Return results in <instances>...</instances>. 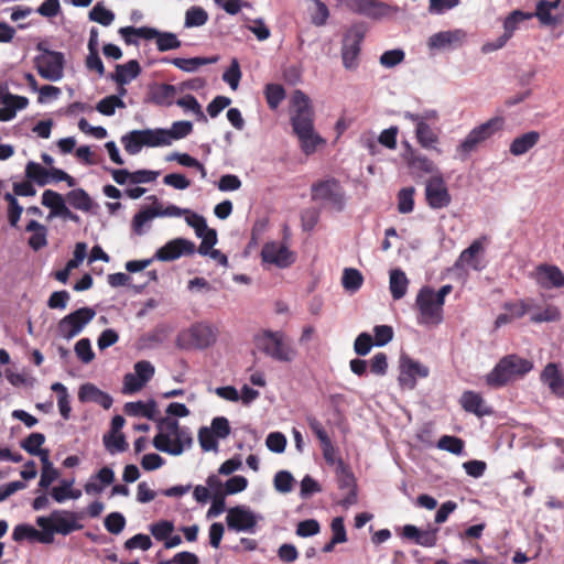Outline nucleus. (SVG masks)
<instances>
[{
    "label": "nucleus",
    "instance_id": "nucleus-1",
    "mask_svg": "<svg viewBox=\"0 0 564 564\" xmlns=\"http://www.w3.org/2000/svg\"><path fill=\"white\" fill-rule=\"evenodd\" d=\"M315 113L310 97L300 89L293 91L290 100V122L305 155L316 152L325 140L314 129Z\"/></svg>",
    "mask_w": 564,
    "mask_h": 564
},
{
    "label": "nucleus",
    "instance_id": "nucleus-2",
    "mask_svg": "<svg viewBox=\"0 0 564 564\" xmlns=\"http://www.w3.org/2000/svg\"><path fill=\"white\" fill-rule=\"evenodd\" d=\"M536 18L541 25H564V0H538L534 12L512 11L503 22L506 40L510 39L521 22Z\"/></svg>",
    "mask_w": 564,
    "mask_h": 564
},
{
    "label": "nucleus",
    "instance_id": "nucleus-3",
    "mask_svg": "<svg viewBox=\"0 0 564 564\" xmlns=\"http://www.w3.org/2000/svg\"><path fill=\"white\" fill-rule=\"evenodd\" d=\"M532 369V361L517 354H510L502 357L494 369L487 373L486 383L490 388L499 389L524 377Z\"/></svg>",
    "mask_w": 564,
    "mask_h": 564
},
{
    "label": "nucleus",
    "instance_id": "nucleus-4",
    "mask_svg": "<svg viewBox=\"0 0 564 564\" xmlns=\"http://www.w3.org/2000/svg\"><path fill=\"white\" fill-rule=\"evenodd\" d=\"M258 348L281 362H291L297 355L292 341L282 332L263 330L256 337Z\"/></svg>",
    "mask_w": 564,
    "mask_h": 564
},
{
    "label": "nucleus",
    "instance_id": "nucleus-5",
    "mask_svg": "<svg viewBox=\"0 0 564 564\" xmlns=\"http://www.w3.org/2000/svg\"><path fill=\"white\" fill-rule=\"evenodd\" d=\"M218 328L207 322H197L176 337V345L181 349H205L212 346L218 334Z\"/></svg>",
    "mask_w": 564,
    "mask_h": 564
},
{
    "label": "nucleus",
    "instance_id": "nucleus-6",
    "mask_svg": "<svg viewBox=\"0 0 564 564\" xmlns=\"http://www.w3.org/2000/svg\"><path fill=\"white\" fill-rule=\"evenodd\" d=\"M503 124L505 119L502 117H494L488 121L477 126L460 142L457 150L466 155L477 151L485 141L501 130Z\"/></svg>",
    "mask_w": 564,
    "mask_h": 564
},
{
    "label": "nucleus",
    "instance_id": "nucleus-7",
    "mask_svg": "<svg viewBox=\"0 0 564 564\" xmlns=\"http://www.w3.org/2000/svg\"><path fill=\"white\" fill-rule=\"evenodd\" d=\"M36 48L42 52L34 58V66L39 75L47 80H59L63 77L64 54L45 48L42 43L37 44Z\"/></svg>",
    "mask_w": 564,
    "mask_h": 564
},
{
    "label": "nucleus",
    "instance_id": "nucleus-8",
    "mask_svg": "<svg viewBox=\"0 0 564 564\" xmlns=\"http://www.w3.org/2000/svg\"><path fill=\"white\" fill-rule=\"evenodd\" d=\"M96 312L91 307H80L64 316L57 324V334L62 338L72 339L91 322Z\"/></svg>",
    "mask_w": 564,
    "mask_h": 564
},
{
    "label": "nucleus",
    "instance_id": "nucleus-9",
    "mask_svg": "<svg viewBox=\"0 0 564 564\" xmlns=\"http://www.w3.org/2000/svg\"><path fill=\"white\" fill-rule=\"evenodd\" d=\"M415 305L419 310L417 322L422 325H438L443 322V308L432 300V288L420 289Z\"/></svg>",
    "mask_w": 564,
    "mask_h": 564
},
{
    "label": "nucleus",
    "instance_id": "nucleus-10",
    "mask_svg": "<svg viewBox=\"0 0 564 564\" xmlns=\"http://www.w3.org/2000/svg\"><path fill=\"white\" fill-rule=\"evenodd\" d=\"M364 37L365 31L361 25H354L346 32L341 47L343 65L346 69L352 70L358 67Z\"/></svg>",
    "mask_w": 564,
    "mask_h": 564
},
{
    "label": "nucleus",
    "instance_id": "nucleus-11",
    "mask_svg": "<svg viewBox=\"0 0 564 564\" xmlns=\"http://www.w3.org/2000/svg\"><path fill=\"white\" fill-rule=\"evenodd\" d=\"M193 442L192 435L186 427H181L172 440L169 434L160 432L153 438V446L170 455H181L185 447L191 446Z\"/></svg>",
    "mask_w": 564,
    "mask_h": 564
},
{
    "label": "nucleus",
    "instance_id": "nucleus-12",
    "mask_svg": "<svg viewBox=\"0 0 564 564\" xmlns=\"http://www.w3.org/2000/svg\"><path fill=\"white\" fill-rule=\"evenodd\" d=\"M163 140H159L155 129L132 130L121 137V143L130 155L138 154L142 147H162Z\"/></svg>",
    "mask_w": 564,
    "mask_h": 564
},
{
    "label": "nucleus",
    "instance_id": "nucleus-13",
    "mask_svg": "<svg viewBox=\"0 0 564 564\" xmlns=\"http://www.w3.org/2000/svg\"><path fill=\"white\" fill-rule=\"evenodd\" d=\"M336 481L339 490H348V495L338 500L337 505L345 509L356 505L358 501L356 478L341 459L338 460L336 467Z\"/></svg>",
    "mask_w": 564,
    "mask_h": 564
},
{
    "label": "nucleus",
    "instance_id": "nucleus-14",
    "mask_svg": "<svg viewBox=\"0 0 564 564\" xmlns=\"http://www.w3.org/2000/svg\"><path fill=\"white\" fill-rule=\"evenodd\" d=\"M312 199L323 200L327 204L341 209L344 195L339 182L335 178L319 181L312 185Z\"/></svg>",
    "mask_w": 564,
    "mask_h": 564
},
{
    "label": "nucleus",
    "instance_id": "nucleus-15",
    "mask_svg": "<svg viewBox=\"0 0 564 564\" xmlns=\"http://www.w3.org/2000/svg\"><path fill=\"white\" fill-rule=\"evenodd\" d=\"M430 370L421 362L411 359L410 357H402L400 365L399 383L402 388L414 389L416 386V378H426Z\"/></svg>",
    "mask_w": 564,
    "mask_h": 564
},
{
    "label": "nucleus",
    "instance_id": "nucleus-16",
    "mask_svg": "<svg viewBox=\"0 0 564 564\" xmlns=\"http://www.w3.org/2000/svg\"><path fill=\"white\" fill-rule=\"evenodd\" d=\"M195 250L196 246L193 241L185 238H175L158 249L154 257L160 261H173L182 256H191Z\"/></svg>",
    "mask_w": 564,
    "mask_h": 564
},
{
    "label": "nucleus",
    "instance_id": "nucleus-17",
    "mask_svg": "<svg viewBox=\"0 0 564 564\" xmlns=\"http://www.w3.org/2000/svg\"><path fill=\"white\" fill-rule=\"evenodd\" d=\"M261 257L264 262L279 268H288L295 261V254L278 241L267 242L262 247Z\"/></svg>",
    "mask_w": 564,
    "mask_h": 564
},
{
    "label": "nucleus",
    "instance_id": "nucleus-18",
    "mask_svg": "<svg viewBox=\"0 0 564 564\" xmlns=\"http://www.w3.org/2000/svg\"><path fill=\"white\" fill-rule=\"evenodd\" d=\"M65 199L62 194L53 189H45L42 194V205L51 209V216L79 223V216L66 206Z\"/></svg>",
    "mask_w": 564,
    "mask_h": 564
},
{
    "label": "nucleus",
    "instance_id": "nucleus-19",
    "mask_svg": "<svg viewBox=\"0 0 564 564\" xmlns=\"http://www.w3.org/2000/svg\"><path fill=\"white\" fill-rule=\"evenodd\" d=\"M425 198L433 209L445 208L451 204L452 197L442 177H432L426 183Z\"/></svg>",
    "mask_w": 564,
    "mask_h": 564
},
{
    "label": "nucleus",
    "instance_id": "nucleus-20",
    "mask_svg": "<svg viewBox=\"0 0 564 564\" xmlns=\"http://www.w3.org/2000/svg\"><path fill=\"white\" fill-rule=\"evenodd\" d=\"M438 528L429 527L421 530L413 524H405L400 533L401 538L423 547H434L437 544Z\"/></svg>",
    "mask_w": 564,
    "mask_h": 564
},
{
    "label": "nucleus",
    "instance_id": "nucleus-21",
    "mask_svg": "<svg viewBox=\"0 0 564 564\" xmlns=\"http://www.w3.org/2000/svg\"><path fill=\"white\" fill-rule=\"evenodd\" d=\"M226 522L229 529L235 531H252L257 524V519L246 507L237 506L228 510Z\"/></svg>",
    "mask_w": 564,
    "mask_h": 564
},
{
    "label": "nucleus",
    "instance_id": "nucleus-22",
    "mask_svg": "<svg viewBox=\"0 0 564 564\" xmlns=\"http://www.w3.org/2000/svg\"><path fill=\"white\" fill-rule=\"evenodd\" d=\"M46 519L51 520L52 529L58 534L67 535L83 529V525L77 523V514L72 511L55 510Z\"/></svg>",
    "mask_w": 564,
    "mask_h": 564
},
{
    "label": "nucleus",
    "instance_id": "nucleus-23",
    "mask_svg": "<svg viewBox=\"0 0 564 564\" xmlns=\"http://www.w3.org/2000/svg\"><path fill=\"white\" fill-rule=\"evenodd\" d=\"M541 381L557 398L564 399V373L555 362H549L541 372Z\"/></svg>",
    "mask_w": 564,
    "mask_h": 564
},
{
    "label": "nucleus",
    "instance_id": "nucleus-24",
    "mask_svg": "<svg viewBox=\"0 0 564 564\" xmlns=\"http://www.w3.org/2000/svg\"><path fill=\"white\" fill-rule=\"evenodd\" d=\"M535 280L544 289L564 286V273L558 267L552 264H540L535 271Z\"/></svg>",
    "mask_w": 564,
    "mask_h": 564
},
{
    "label": "nucleus",
    "instance_id": "nucleus-25",
    "mask_svg": "<svg viewBox=\"0 0 564 564\" xmlns=\"http://www.w3.org/2000/svg\"><path fill=\"white\" fill-rule=\"evenodd\" d=\"M0 102L3 105V107L0 108V121H10L17 116L18 110H22L28 107L29 99L26 97L6 91L2 93Z\"/></svg>",
    "mask_w": 564,
    "mask_h": 564
},
{
    "label": "nucleus",
    "instance_id": "nucleus-26",
    "mask_svg": "<svg viewBox=\"0 0 564 564\" xmlns=\"http://www.w3.org/2000/svg\"><path fill=\"white\" fill-rule=\"evenodd\" d=\"M459 403L466 412L473 413L478 417L490 415L492 413L491 409L486 405L481 394L471 390L463 392Z\"/></svg>",
    "mask_w": 564,
    "mask_h": 564
},
{
    "label": "nucleus",
    "instance_id": "nucleus-27",
    "mask_svg": "<svg viewBox=\"0 0 564 564\" xmlns=\"http://www.w3.org/2000/svg\"><path fill=\"white\" fill-rule=\"evenodd\" d=\"M177 88L171 84H154L149 89V100L161 107H170L175 102Z\"/></svg>",
    "mask_w": 564,
    "mask_h": 564
},
{
    "label": "nucleus",
    "instance_id": "nucleus-28",
    "mask_svg": "<svg viewBox=\"0 0 564 564\" xmlns=\"http://www.w3.org/2000/svg\"><path fill=\"white\" fill-rule=\"evenodd\" d=\"M344 4L349 11L371 19L383 14V4L378 0H345Z\"/></svg>",
    "mask_w": 564,
    "mask_h": 564
},
{
    "label": "nucleus",
    "instance_id": "nucleus-29",
    "mask_svg": "<svg viewBox=\"0 0 564 564\" xmlns=\"http://www.w3.org/2000/svg\"><path fill=\"white\" fill-rule=\"evenodd\" d=\"M159 140H163L162 145H170L172 140H180L187 137L193 131L191 121H175L170 130L155 129Z\"/></svg>",
    "mask_w": 564,
    "mask_h": 564
},
{
    "label": "nucleus",
    "instance_id": "nucleus-30",
    "mask_svg": "<svg viewBox=\"0 0 564 564\" xmlns=\"http://www.w3.org/2000/svg\"><path fill=\"white\" fill-rule=\"evenodd\" d=\"M141 73L140 64L137 59H131L126 64L116 65V72L110 75V78L118 85L123 86L130 80L137 78Z\"/></svg>",
    "mask_w": 564,
    "mask_h": 564
},
{
    "label": "nucleus",
    "instance_id": "nucleus-31",
    "mask_svg": "<svg viewBox=\"0 0 564 564\" xmlns=\"http://www.w3.org/2000/svg\"><path fill=\"white\" fill-rule=\"evenodd\" d=\"M67 203L75 209L89 213L95 206L90 195L84 188L69 191L65 196Z\"/></svg>",
    "mask_w": 564,
    "mask_h": 564
},
{
    "label": "nucleus",
    "instance_id": "nucleus-32",
    "mask_svg": "<svg viewBox=\"0 0 564 564\" xmlns=\"http://www.w3.org/2000/svg\"><path fill=\"white\" fill-rule=\"evenodd\" d=\"M540 140V133L530 131L517 137L510 144V153L519 156L531 150Z\"/></svg>",
    "mask_w": 564,
    "mask_h": 564
},
{
    "label": "nucleus",
    "instance_id": "nucleus-33",
    "mask_svg": "<svg viewBox=\"0 0 564 564\" xmlns=\"http://www.w3.org/2000/svg\"><path fill=\"white\" fill-rule=\"evenodd\" d=\"M124 412L131 416H144L149 420H155L156 402L154 400L128 402L124 404Z\"/></svg>",
    "mask_w": 564,
    "mask_h": 564
},
{
    "label": "nucleus",
    "instance_id": "nucleus-34",
    "mask_svg": "<svg viewBox=\"0 0 564 564\" xmlns=\"http://www.w3.org/2000/svg\"><path fill=\"white\" fill-rule=\"evenodd\" d=\"M415 134L417 142L424 149H434L438 153L442 151L436 149V144L438 143V135L433 131V129L425 122L420 121L416 124Z\"/></svg>",
    "mask_w": 564,
    "mask_h": 564
},
{
    "label": "nucleus",
    "instance_id": "nucleus-35",
    "mask_svg": "<svg viewBox=\"0 0 564 564\" xmlns=\"http://www.w3.org/2000/svg\"><path fill=\"white\" fill-rule=\"evenodd\" d=\"M119 34L122 36L127 45H137L138 41L132 36H138L145 40H153L155 33V29L149 26H123L119 29Z\"/></svg>",
    "mask_w": 564,
    "mask_h": 564
},
{
    "label": "nucleus",
    "instance_id": "nucleus-36",
    "mask_svg": "<svg viewBox=\"0 0 564 564\" xmlns=\"http://www.w3.org/2000/svg\"><path fill=\"white\" fill-rule=\"evenodd\" d=\"M389 284L393 300H401L408 291L409 280L401 269H393L390 271Z\"/></svg>",
    "mask_w": 564,
    "mask_h": 564
},
{
    "label": "nucleus",
    "instance_id": "nucleus-37",
    "mask_svg": "<svg viewBox=\"0 0 564 564\" xmlns=\"http://www.w3.org/2000/svg\"><path fill=\"white\" fill-rule=\"evenodd\" d=\"M25 230L33 232L32 236L29 238V246L33 250L37 251L47 245V230L44 225L40 224L36 220H31L26 225Z\"/></svg>",
    "mask_w": 564,
    "mask_h": 564
},
{
    "label": "nucleus",
    "instance_id": "nucleus-38",
    "mask_svg": "<svg viewBox=\"0 0 564 564\" xmlns=\"http://www.w3.org/2000/svg\"><path fill=\"white\" fill-rule=\"evenodd\" d=\"M267 104L271 110L278 109L281 102L284 100L286 93L280 84H267L263 90Z\"/></svg>",
    "mask_w": 564,
    "mask_h": 564
},
{
    "label": "nucleus",
    "instance_id": "nucleus-39",
    "mask_svg": "<svg viewBox=\"0 0 564 564\" xmlns=\"http://www.w3.org/2000/svg\"><path fill=\"white\" fill-rule=\"evenodd\" d=\"M51 389L57 393L58 410L63 419L68 420L70 416V401L66 387L61 382L52 384Z\"/></svg>",
    "mask_w": 564,
    "mask_h": 564
},
{
    "label": "nucleus",
    "instance_id": "nucleus-40",
    "mask_svg": "<svg viewBox=\"0 0 564 564\" xmlns=\"http://www.w3.org/2000/svg\"><path fill=\"white\" fill-rule=\"evenodd\" d=\"M216 58H207V57H192V58H182L176 57L171 61V63L184 70V72H195L198 67L214 63Z\"/></svg>",
    "mask_w": 564,
    "mask_h": 564
},
{
    "label": "nucleus",
    "instance_id": "nucleus-41",
    "mask_svg": "<svg viewBox=\"0 0 564 564\" xmlns=\"http://www.w3.org/2000/svg\"><path fill=\"white\" fill-rule=\"evenodd\" d=\"M341 283L345 290L354 293L361 288L364 276L359 270L347 268L343 272Z\"/></svg>",
    "mask_w": 564,
    "mask_h": 564
},
{
    "label": "nucleus",
    "instance_id": "nucleus-42",
    "mask_svg": "<svg viewBox=\"0 0 564 564\" xmlns=\"http://www.w3.org/2000/svg\"><path fill=\"white\" fill-rule=\"evenodd\" d=\"M48 173V170L35 162H29L25 166L26 177L40 186H44L50 183Z\"/></svg>",
    "mask_w": 564,
    "mask_h": 564
},
{
    "label": "nucleus",
    "instance_id": "nucleus-43",
    "mask_svg": "<svg viewBox=\"0 0 564 564\" xmlns=\"http://www.w3.org/2000/svg\"><path fill=\"white\" fill-rule=\"evenodd\" d=\"M155 217H159L155 205L152 206V207H145V208L141 209L139 213H137L133 216V219H132V229H133V231L137 235H142L143 234V229H142L143 226L148 221L152 220Z\"/></svg>",
    "mask_w": 564,
    "mask_h": 564
},
{
    "label": "nucleus",
    "instance_id": "nucleus-44",
    "mask_svg": "<svg viewBox=\"0 0 564 564\" xmlns=\"http://www.w3.org/2000/svg\"><path fill=\"white\" fill-rule=\"evenodd\" d=\"M124 107L126 104L119 96L110 95L99 100L96 105V110L104 116H112L115 115L116 108Z\"/></svg>",
    "mask_w": 564,
    "mask_h": 564
},
{
    "label": "nucleus",
    "instance_id": "nucleus-45",
    "mask_svg": "<svg viewBox=\"0 0 564 564\" xmlns=\"http://www.w3.org/2000/svg\"><path fill=\"white\" fill-rule=\"evenodd\" d=\"M155 33L154 39H156V46L160 52L175 50L181 46V41L174 33L160 32L158 30H155Z\"/></svg>",
    "mask_w": 564,
    "mask_h": 564
},
{
    "label": "nucleus",
    "instance_id": "nucleus-46",
    "mask_svg": "<svg viewBox=\"0 0 564 564\" xmlns=\"http://www.w3.org/2000/svg\"><path fill=\"white\" fill-rule=\"evenodd\" d=\"M457 40L458 31L438 32L430 36L427 44L430 48H443L451 45L454 41Z\"/></svg>",
    "mask_w": 564,
    "mask_h": 564
},
{
    "label": "nucleus",
    "instance_id": "nucleus-47",
    "mask_svg": "<svg viewBox=\"0 0 564 564\" xmlns=\"http://www.w3.org/2000/svg\"><path fill=\"white\" fill-rule=\"evenodd\" d=\"M208 20L207 12L202 7H191L185 13V26H202Z\"/></svg>",
    "mask_w": 564,
    "mask_h": 564
},
{
    "label": "nucleus",
    "instance_id": "nucleus-48",
    "mask_svg": "<svg viewBox=\"0 0 564 564\" xmlns=\"http://www.w3.org/2000/svg\"><path fill=\"white\" fill-rule=\"evenodd\" d=\"M561 318V311L557 306L549 304L542 311L533 313L530 317L532 323L557 322Z\"/></svg>",
    "mask_w": 564,
    "mask_h": 564
},
{
    "label": "nucleus",
    "instance_id": "nucleus-49",
    "mask_svg": "<svg viewBox=\"0 0 564 564\" xmlns=\"http://www.w3.org/2000/svg\"><path fill=\"white\" fill-rule=\"evenodd\" d=\"M89 19L95 21L104 26H108L115 20V14L112 11L106 9L101 3H96L95 7L89 12Z\"/></svg>",
    "mask_w": 564,
    "mask_h": 564
},
{
    "label": "nucleus",
    "instance_id": "nucleus-50",
    "mask_svg": "<svg viewBox=\"0 0 564 564\" xmlns=\"http://www.w3.org/2000/svg\"><path fill=\"white\" fill-rule=\"evenodd\" d=\"M414 188H402L398 194V210L401 214H409L414 208Z\"/></svg>",
    "mask_w": 564,
    "mask_h": 564
},
{
    "label": "nucleus",
    "instance_id": "nucleus-51",
    "mask_svg": "<svg viewBox=\"0 0 564 564\" xmlns=\"http://www.w3.org/2000/svg\"><path fill=\"white\" fill-rule=\"evenodd\" d=\"M45 442V435L42 433H31L26 438L21 442V447L31 455L41 453V446Z\"/></svg>",
    "mask_w": 564,
    "mask_h": 564
},
{
    "label": "nucleus",
    "instance_id": "nucleus-52",
    "mask_svg": "<svg viewBox=\"0 0 564 564\" xmlns=\"http://www.w3.org/2000/svg\"><path fill=\"white\" fill-rule=\"evenodd\" d=\"M167 160L169 161L175 160V161H177L178 164L186 166V167H195L200 172L202 177H206L207 173H206L205 166L197 159L191 156L187 153L175 152V153H172L167 158Z\"/></svg>",
    "mask_w": 564,
    "mask_h": 564
},
{
    "label": "nucleus",
    "instance_id": "nucleus-53",
    "mask_svg": "<svg viewBox=\"0 0 564 564\" xmlns=\"http://www.w3.org/2000/svg\"><path fill=\"white\" fill-rule=\"evenodd\" d=\"M104 444L106 448L111 453L124 452L128 448V443L122 433H111L104 436Z\"/></svg>",
    "mask_w": 564,
    "mask_h": 564
},
{
    "label": "nucleus",
    "instance_id": "nucleus-54",
    "mask_svg": "<svg viewBox=\"0 0 564 564\" xmlns=\"http://www.w3.org/2000/svg\"><path fill=\"white\" fill-rule=\"evenodd\" d=\"M438 448L459 455L464 451V441L456 436L444 435L438 440Z\"/></svg>",
    "mask_w": 564,
    "mask_h": 564
},
{
    "label": "nucleus",
    "instance_id": "nucleus-55",
    "mask_svg": "<svg viewBox=\"0 0 564 564\" xmlns=\"http://www.w3.org/2000/svg\"><path fill=\"white\" fill-rule=\"evenodd\" d=\"M36 524L39 527H41L43 529V531L37 530L35 541L45 543V544L52 543L54 540L53 534L56 532L52 529L51 520L46 519V517H39L36 519Z\"/></svg>",
    "mask_w": 564,
    "mask_h": 564
},
{
    "label": "nucleus",
    "instance_id": "nucleus-56",
    "mask_svg": "<svg viewBox=\"0 0 564 564\" xmlns=\"http://www.w3.org/2000/svg\"><path fill=\"white\" fill-rule=\"evenodd\" d=\"M126 525V518L120 512H111L105 518V528L111 534H119Z\"/></svg>",
    "mask_w": 564,
    "mask_h": 564
},
{
    "label": "nucleus",
    "instance_id": "nucleus-57",
    "mask_svg": "<svg viewBox=\"0 0 564 564\" xmlns=\"http://www.w3.org/2000/svg\"><path fill=\"white\" fill-rule=\"evenodd\" d=\"M75 354L77 358L84 362L89 364L95 358V352L91 349V344L89 338H82L75 344Z\"/></svg>",
    "mask_w": 564,
    "mask_h": 564
},
{
    "label": "nucleus",
    "instance_id": "nucleus-58",
    "mask_svg": "<svg viewBox=\"0 0 564 564\" xmlns=\"http://www.w3.org/2000/svg\"><path fill=\"white\" fill-rule=\"evenodd\" d=\"M4 199L8 202V220L12 227H17L18 221L23 212V207L19 204L18 199L10 193L4 195Z\"/></svg>",
    "mask_w": 564,
    "mask_h": 564
},
{
    "label": "nucleus",
    "instance_id": "nucleus-59",
    "mask_svg": "<svg viewBox=\"0 0 564 564\" xmlns=\"http://www.w3.org/2000/svg\"><path fill=\"white\" fill-rule=\"evenodd\" d=\"M37 534V530L30 524H18L14 527L12 532V540L15 542H22L28 540L30 542L35 541V536Z\"/></svg>",
    "mask_w": 564,
    "mask_h": 564
},
{
    "label": "nucleus",
    "instance_id": "nucleus-60",
    "mask_svg": "<svg viewBox=\"0 0 564 564\" xmlns=\"http://www.w3.org/2000/svg\"><path fill=\"white\" fill-rule=\"evenodd\" d=\"M274 488L282 494L290 492L293 488L294 478L291 473L280 470L274 476Z\"/></svg>",
    "mask_w": 564,
    "mask_h": 564
},
{
    "label": "nucleus",
    "instance_id": "nucleus-61",
    "mask_svg": "<svg viewBox=\"0 0 564 564\" xmlns=\"http://www.w3.org/2000/svg\"><path fill=\"white\" fill-rule=\"evenodd\" d=\"M405 54L401 48L386 51L380 56V64L386 68H392L404 61Z\"/></svg>",
    "mask_w": 564,
    "mask_h": 564
},
{
    "label": "nucleus",
    "instance_id": "nucleus-62",
    "mask_svg": "<svg viewBox=\"0 0 564 564\" xmlns=\"http://www.w3.org/2000/svg\"><path fill=\"white\" fill-rule=\"evenodd\" d=\"M408 163L410 166L417 169L425 173H432L434 171V163L422 154H416L415 152H411L408 159Z\"/></svg>",
    "mask_w": 564,
    "mask_h": 564
},
{
    "label": "nucleus",
    "instance_id": "nucleus-63",
    "mask_svg": "<svg viewBox=\"0 0 564 564\" xmlns=\"http://www.w3.org/2000/svg\"><path fill=\"white\" fill-rule=\"evenodd\" d=\"M503 310H506L508 314L512 316V319L521 318L531 311V305L525 300L506 302L503 304Z\"/></svg>",
    "mask_w": 564,
    "mask_h": 564
},
{
    "label": "nucleus",
    "instance_id": "nucleus-64",
    "mask_svg": "<svg viewBox=\"0 0 564 564\" xmlns=\"http://www.w3.org/2000/svg\"><path fill=\"white\" fill-rule=\"evenodd\" d=\"M198 441L205 452L216 451L218 448L217 437L208 427L204 426L198 431Z\"/></svg>",
    "mask_w": 564,
    "mask_h": 564
}]
</instances>
